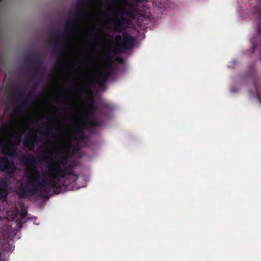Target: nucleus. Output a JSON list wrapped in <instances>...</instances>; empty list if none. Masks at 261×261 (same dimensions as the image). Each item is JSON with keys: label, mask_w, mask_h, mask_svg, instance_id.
Instances as JSON below:
<instances>
[{"label": "nucleus", "mask_w": 261, "mask_h": 261, "mask_svg": "<svg viewBox=\"0 0 261 261\" xmlns=\"http://www.w3.org/2000/svg\"><path fill=\"white\" fill-rule=\"evenodd\" d=\"M20 162L25 166L24 176L25 183L21 185L19 188L23 196L33 195L36 193L46 192L50 188L56 194L60 193L63 187L68 188L66 181L60 182V180L47 176L41 173L36 168V159L31 155H24L20 158Z\"/></svg>", "instance_id": "nucleus-1"}, {"label": "nucleus", "mask_w": 261, "mask_h": 261, "mask_svg": "<svg viewBox=\"0 0 261 261\" xmlns=\"http://www.w3.org/2000/svg\"><path fill=\"white\" fill-rule=\"evenodd\" d=\"M123 39L121 35L119 34L114 37L115 41L117 44L116 49L120 53L133 48L135 43V38L126 32L123 33Z\"/></svg>", "instance_id": "nucleus-2"}, {"label": "nucleus", "mask_w": 261, "mask_h": 261, "mask_svg": "<svg viewBox=\"0 0 261 261\" xmlns=\"http://www.w3.org/2000/svg\"><path fill=\"white\" fill-rule=\"evenodd\" d=\"M87 104L89 106V110L87 112V117H83V123L85 125L87 124L90 127L94 128L101 126V123L100 121L97 120L94 116V99L92 97L87 99Z\"/></svg>", "instance_id": "nucleus-3"}, {"label": "nucleus", "mask_w": 261, "mask_h": 261, "mask_svg": "<svg viewBox=\"0 0 261 261\" xmlns=\"http://www.w3.org/2000/svg\"><path fill=\"white\" fill-rule=\"evenodd\" d=\"M62 165L59 161L52 163L47 166L45 173L47 176L54 178L55 180H60L61 182L62 178H64L63 168Z\"/></svg>", "instance_id": "nucleus-4"}, {"label": "nucleus", "mask_w": 261, "mask_h": 261, "mask_svg": "<svg viewBox=\"0 0 261 261\" xmlns=\"http://www.w3.org/2000/svg\"><path fill=\"white\" fill-rule=\"evenodd\" d=\"M17 167L12 160L6 156L0 157V171L6 174L11 178L14 177Z\"/></svg>", "instance_id": "nucleus-5"}, {"label": "nucleus", "mask_w": 261, "mask_h": 261, "mask_svg": "<svg viewBox=\"0 0 261 261\" xmlns=\"http://www.w3.org/2000/svg\"><path fill=\"white\" fill-rule=\"evenodd\" d=\"M28 65L33 68L36 72H44V67L41 57L37 54H32L25 58Z\"/></svg>", "instance_id": "nucleus-6"}, {"label": "nucleus", "mask_w": 261, "mask_h": 261, "mask_svg": "<svg viewBox=\"0 0 261 261\" xmlns=\"http://www.w3.org/2000/svg\"><path fill=\"white\" fill-rule=\"evenodd\" d=\"M32 97V94L31 92H29L24 98L17 99L15 101L16 108L12 113V116L16 117L20 116L21 115V110L29 105Z\"/></svg>", "instance_id": "nucleus-7"}, {"label": "nucleus", "mask_w": 261, "mask_h": 261, "mask_svg": "<svg viewBox=\"0 0 261 261\" xmlns=\"http://www.w3.org/2000/svg\"><path fill=\"white\" fill-rule=\"evenodd\" d=\"M66 144L68 148L66 150L60 151L58 152L57 154L58 161H59L62 165H65V163L67 162V160L70 154L69 148H74L75 149L76 148V146L72 143L70 137H69Z\"/></svg>", "instance_id": "nucleus-8"}, {"label": "nucleus", "mask_w": 261, "mask_h": 261, "mask_svg": "<svg viewBox=\"0 0 261 261\" xmlns=\"http://www.w3.org/2000/svg\"><path fill=\"white\" fill-rule=\"evenodd\" d=\"M130 23V20L124 17H121L114 21L113 27L115 32L121 33L126 31Z\"/></svg>", "instance_id": "nucleus-9"}, {"label": "nucleus", "mask_w": 261, "mask_h": 261, "mask_svg": "<svg viewBox=\"0 0 261 261\" xmlns=\"http://www.w3.org/2000/svg\"><path fill=\"white\" fill-rule=\"evenodd\" d=\"M61 37V33L60 30H58L55 32L53 36L55 45L53 47V51L55 54L58 56H62L64 54L65 52L63 47L59 41V38Z\"/></svg>", "instance_id": "nucleus-10"}, {"label": "nucleus", "mask_w": 261, "mask_h": 261, "mask_svg": "<svg viewBox=\"0 0 261 261\" xmlns=\"http://www.w3.org/2000/svg\"><path fill=\"white\" fill-rule=\"evenodd\" d=\"M37 141L36 136L29 135L25 136L22 140V144L30 150L34 149L35 145Z\"/></svg>", "instance_id": "nucleus-11"}, {"label": "nucleus", "mask_w": 261, "mask_h": 261, "mask_svg": "<svg viewBox=\"0 0 261 261\" xmlns=\"http://www.w3.org/2000/svg\"><path fill=\"white\" fill-rule=\"evenodd\" d=\"M63 167V174L64 175V178L62 179H65L67 175H72L74 177V179H73V182H75L77 179V176L74 173L73 170L74 166L73 164L70 163L69 164H67V162L65 163V165H62Z\"/></svg>", "instance_id": "nucleus-12"}, {"label": "nucleus", "mask_w": 261, "mask_h": 261, "mask_svg": "<svg viewBox=\"0 0 261 261\" xmlns=\"http://www.w3.org/2000/svg\"><path fill=\"white\" fill-rule=\"evenodd\" d=\"M83 14L82 12H76L74 14V19L68 20L65 24V31L67 32L70 31L74 27L76 21L82 18Z\"/></svg>", "instance_id": "nucleus-13"}, {"label": "nucleus", "mask_w": 261, "mask_h": 261, "mask_svg": "<svg viewBox=\"0 0 261 261\" xmlns=\"http://www.w3.org/2000/svg\"><path fill=\"white\" fill-rule=\"evenodd\" d=\"M116 10L119 13V14H121V15L126 14L129 18L132 19H134L135 18V9L133 5H130L129 6L127 10H126L125 9L121 10L119 8H117Z\"/></svg>", "instance_id": "nucleus-14"}, {"label": "nucleus", "mask_w": 261, "mask_h": 261, "mask_svg": "<svg viewBox=\"0 0 261 261\" xmlns=\"http://www.w3.org/2000/svg\"><path fill=\"white\" fill-rule=\"evenodd\" d=\"M113 70V67L111 62L105 65V70L100 73V76L108 81Z\"/></svg>", "instance_id": "nucleus-15"}, {"label": "nucleus", "mask_w": 261, "mask_h": 261, "mask_svg": "<svg viewBox=\"0 0 261 261\" xmlns=\"http://www.w3.org/2000/svg\"><path fill=\"white\" fill-rule=\"evenodd\" d=\"M85 132L81 126H77L74 130L73 139L75 140L82 141L84 139Z\"/></svg>", "instance_id": "nucleus-16"}, {"label": "nucleus", "mask_w": 261, "mask_h": 261, "mask_svg": "<svg viewBox=\"0 0 261 261\" xmlns=\"http://www.w3.org/2000/svg\"><path fill=\"white\" fill-rule=\"evenodd\" d=\"M7 152L10 155H16L17 154V148L13 145H9L7 147Z\"/></svg>", "instance_id": "nucleus-17"}, {"label": "nucleus", "mask_w": 261, "mask_h": 261, "mask_svg": "<svg viewBox=\"0 0 261 261\" xmlns=\"http://www.w3.org/2000/svg\"><path fill=\"white\" fill-rule=\"evenodd\" d=\"M12 138L16 145H19L22 140V135L20 134L13 135L12 136Z\"/></svg>", "instance_id": "nucleus-18"}, {"label": "nucleus", "mask_w": 261, "mask_h": 261, "mask_svg": "<svg viewBox=\"0 0 261 261\" xmlns=\"http://www.w3.org/2000/svg\"><path fill=\"white\" fill-rule=\"evenodd\" d=\"M107 80L104 79L100 75L96 79L95 82L100 86L102 87L107 82Z\"/></svg>", "instance_id": "nucleus-19"}, {"label": "nucleus", "mask_w": 261, "mask_h": 261, "mask_svg": "<svg viewBox=\"0 0 261 261\" xmlns=\"http://www.w3.org/2000/svg\"><path fill=\"white\" fill-rule=\"evenodd\" d=\"M8 195V193L5 189H0V199L6 200Z\"/></svg>", "instance_id": "nucleus-20"}, {"label": "nucleus", "mask_w": 261, "mask_h": 261, "mask_svg": "<svg viewBox=\"0 0 261 261\" xmlns=\"http://www.w3.org/2000/svg\"><path fill=\"white\" fill-rule=\"evenodd\" d=\"M87 2V0H77V6L79 8H83Z\"/></svg>", "instance_id": "nucleus-21"}, {"label": "nucleus", "mask_w": 261, "mask_h": 261, "mask_svg": "<svg viewBox=\"0 0 261 261\" xmlns=\"http://www.w3.org/2000/svg\"><path fill=\"white\" fill-rule=\"evenodd\" d=\"M92 84H93V83L91 81H87L84 83L83 86L88 91H91L90 87H91Z\"/></svg>", "instance_id": "nucleus-22"}, {"label": "nucleus", "mask_w": 261, "mask_h": 261, "mask_svg": "<svg viewBox=\"0 0 261 261\" xmlns=\"http://www.w3.org/2000/svg\"><path fill=\"white\" fill-rule=\"evenodd\" d=\"M39 160L40 161H43L46 162L47 160V153H44L41 155L40 157H39Z\"/></svg>", "instance_id": "nucleus-23"}, {"label": "nucleus", "mask_w": 261, "mask_h": 261, "mask_svg": "<svg viewBox=\"0 0 261 261\" xmlns=\"http://www.w3.org/2000/svg\"><path fill=\"white\" fill-rule=\"evenodd\" d=\"M45 146L46 147V148L48 149V150H51L53 147V146L52 145V144L48 141H46L45 143L44 144Z\"/></svg>", "instance_id": "nucleus-24"}, {"label": "nucleus", "mask_w": 261, "mask_h": 261, "mask_svg": "<svg viewBox=\"0 0 261 261\" xmlns=\"http://www.w3.org/2000/svg\"><path fill=\"white\" fill-rule=\"evenodd\" d=\"M39 82H40L39 81H38L37 82H36V83H35L33 84V86L32 87V90L36 89V88L37 87L38 84H39Z\"/></svg>", "instance_id": "nucleus-25"}, {"label": "nucleus", "mask_w": 261, "mask_h": 261, "mask_svg": "<svg viewBox=\"0 0 261 261\" xmlns=\"http://www.w3.org/2000/svg\"><path fill=\"white\" fill-rule=\"evenodd\" d=\"M27 212L22 211L21 212V216L22 218H24L26 217Z\"/></svg>", "instance_id": "nucleus-26"}, {"label": "nucleus", "mask_w": 261, "mask_h": 261, "mask_svg": "<svg viewBox=\"0 0 261 261\" xmlns=\"http://www.w3.org/2000/svg\"><path fill=\"white\" fill-rule=\"evenodd\" d=\"M53 132L50 131L49 129H46L45 132V135L46 136H49V135L52 134Z\"/></svg>", "instance_id": "nucleus-27"}, {"label": "nucleus", "mask_w": 261, "mask_h": 261, "mask_svg": "<svg viewBox=\"0 0 261 261\" xmlns=\"http://www.w3.org/2000/svg\"><path fill=\"white\" fill-rule=\"evenodd\" d=\"M48 120H50V121H56V119L55 117L51 116V117H49Z\"/></svg>", "instance_id": "nucleus-28"}, {"label": "nucleus", "mask_w": 261, "mask_h": 261, "mask_svg": "<svg viewBox=\"0 0 261 261\" xmlns=\"http://www.w3.org/2000/svg\"><path fill=\"white\" fill-rule=\"evenodd\" d=\"M61 112L64 114H66V110L65 108H62L61 109Z\"/></svg>", "instance_id": "nucleus-29"}, {"label": "nucleus", "mask_w": 261, "mask_h": 261, "mask_svg": "<svg viewBox=\"0 0 261 261\" xmlns=\"http://www.w3.org/2000/svg\"><path fill=\"white\" fill-rule=\"evenodd\" d=\"M61 65V62L59 60L57 62V65L58 66H60Z\"/></svg>", "instance_id": "nucleus-30"}, {"label": "nucleus", "mask_w": 261, "mask_h": 261, "mask_svg": "<svg viewBox=\"0 0 261 261\" xmlns=\"http://www.w3.org/2000/svg\"><path fill=\"white\" fill-rule=\"evenodd\" d=\"M95 39H96V40H99V39H100V36H96V37H95Z\"/></svg>", "instance_id": "nucleus-31"}, {"label": "nucleus", "mask_w": 261, "mask_h": 261, "mask_svg": "<svg viewBox=\"0 0 261 261\" xmlns=\"http://www.w3.org/2000/svg\"><path fill=\"white\" fill-rule=\"evenodd\" d=\"M8 111V108H6L5 109L4 112L6 113Z\"/></svg>", "instance_id": "nucleus-32"}, {"label": "nucleus", "mask_w": 261, "mask_h": 261, "mask_svg": "<svg viewBox=\"0 0 261 261\" xmlns=\"http://www.w3.org/2000/svg\"><path fill=\"white\" fill-rule=\"evenodd\" d=\"M257 97H258V99H259V101H260V102L261 103V99H260V97H259V95H258V94H257Z\"/></svg>", "instance_id": "nucleus-33"}, {"label": "nucleus", "mask_w": 261, "mask_h": 261, "mask_svg": "<svg viewBox=\"0 0 261 261\" xmlns=\"http://www.w3.org/2000/svg\"><path fill=\"white\" fill-rule=\"evenodd\" d=\"M72 14H73V12H69V15H72Z\"/></svg>", "instance_id": "nucleus-34"}, {"label": "nucleus", "mask_w": 261, "mask_h": 261, "mask_svg": "<svg viewBox=\"0 0 261 261\" xmlns=\"http://www.w3.org/2000/svg\"><path fill=\"white\" fill-rule=\"evenodd\" d=\"M254 88H255V90H256V91H257V88H256V86H255V85H254Z\"/></svg>", "instance_id": "nucleus-35"}, {"label": "nucleus", "mask_w": 261, "mask_h": 261, "mask_svg": "<svg viewBox=\"0 0 261 261\" xmlns=\"http://www.w3.org/2000/svg\"><path fill=\"white\" fill-rule=\"evenodd\" d=\"M107 58L109 60H110V57H108H108H107Z\"/></svg>", "instance_id": "nucleus-36"}, {"label": "nucleus", "mask_w": 261, "mask_h": 261, "mask_svg": "<svg viewBox=\"0 0 261 261\" xmlns=\"http://www.w3.org/2000/svg\"><path fill=\"white\" fill-rule=\"evenodd\" d=\"M53 138H56V136L55 135H54L53 137Z\"/></svg>", "instance_id": "nucleus-37"}, {"label": "nucleus", "mask_w": 261, "mask_h": 261, "mask_svg": "<svg viewBox=\"0 0 261 261\" xmlns=\"http://www.w3.org/2000/svg\"><path fill=\"white\" fill-rule=\"evenodd\" d=\"M54 108L55 109H57V108L56 107V106H54Z\"/></svg>", "instance_id": "nucleus-38"}, {"label": "nucleus", "mask_w": 261, "mask_h": 261, "mask_svg": "<svg viewBox=\"0 0 261 261\" xmlns=\"http://www.w3.org/2000/svg\"><path fill=\"white\" fill-rule=\"evenodd\" d=\"M37 132H38V130H35V133H36H36H37Z\"/></svg>", "instance_id": "nucleus-39"}, {"label": "nucleus", "mask_w": 261, "mask_h": 261, "mask_svg": "<svg viewBox=\"0 0 261 261\" xmlns=\"http://www.w3.org/2000/svg\"><path fill=\"white\" fill-rule=\"evenodd\" d=\"M3 0H0V3L2 2Z\"/></svg>", "instance_id": "nucleus-40"}]
</instances>
